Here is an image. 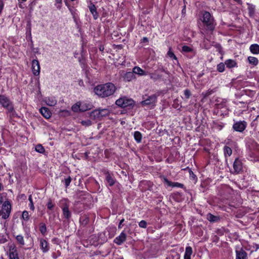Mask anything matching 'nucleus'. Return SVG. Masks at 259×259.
I'll return each mask as SVG.
<instances>
[{"instance_id":"nucleus-1","label":"nucleus","mask_w":259,"mask_h":259,"mask_svg":"<svg viewBox=\"0 0 259 259\" xmlns=\"http://www.w3.org/2000/svg\"><path fill=\"white\" fill-rule=\"evenodd\" d=\"M115 90L114 84L109 82L97 85L94 88V92L98 96L104 98L113 94Z\"/></svg>"},{"instance_id":"nucleus-2","label":"nucleus","mask_w":259,"mask_h":259,"mask_svg":"<svg viewBox=\"0 0 259 259\" xmlns=\"http://www.w3.org/2000/svg\"><path fill=\"white\" fill-rule=\"evenodd\" d=\"M110 113V110L108 108L94 110L90 113V117L94 120H100L102 117L107 116Z\"/></svg>"},{"instance_id":"nucleus-3","label":"nucleus","mask_w":259,"mask_h":259,"mask_svg":"<svg viewBox=\"0 0 259 259\" xmlns=\"http://www.w3.org/2000/svg\"><path fill=\"white\" fill-rule=\"evenodd\" d=\"M202 21L207 30L211 31L214 29L215 27L214 19L209 12H205L203 13Z\"/></svg>"},{"instance_id":"nucleus-4","label":"nucleus","mask_w":259,"mask_h":259,"mask_svg":"<svg viewBox=\"0 0 259 259\" xmlns=\"http://www.w3.org/2000/svg\"><path fill=\"white\" fill-rule=\"evenodd\" d=\"M0 105L7 109L10 113L14 112V107L12 102L9 98L3 95H0Z\"/></svg>"},{"instance_id":"nucleus-5","label":"nucleus","mask_w":259,"mask_h":259,"mask_svg":"<svg viewBox=\"0 0 259 259\" xmlns=\"http://www.w3.org/2000/svg\"><path fill=\"white\" fill-rule=\"evenodd\" d=\"M70 205L69 201L66 199H63L60 201V207L62 208L64 218L68 219L71 217V213L69 210Z\"/></svg>"},{"instance_id":"nucleus-6","label":"nucleus","mask_w":259,"mask_h":259,"mask_svg":"<svg viewBox=\"0 0 259 259\" xmlns=\"http://www.w3.org/2000/svg\"><path fill=\"white\" fill-rule=\"evenodd\" d=\"M115 103L117 106L124 108L133 106L134 104V101L132 99H129L126 97H122L117 100Z\"/></svg>"},{"instance_id":"nucleus-7","label":"nucleus","mask_w":259,"mask_h":259,"mask_svg":"<svg viewBox=\"0 0 259 259\" xmlns=\"http://www.w3.org/2000/svg\"><path fill=\"white\" fill-rule=\"evenodd\" d=\"M8 256L9 259H20L16 245L12 243L9 244Z\"/></svg>"},{"instance_id":"nucleus-8","label":"nucleus","mask_w":259,"mask_h":259,"mask_svg":"<svg viewBox=\"0 0 259 259\" xmlns=\"http://www.w3.org/2000/svg\"><path fill=\"white\" fill-rule=\"evenodd\" d=\"M11 210V205L10 203L8 201H5L2 206L1 212L2 218L4 219L8 218L10 215Z\"/></svg>"},{"instance_id":"nucleus-9","label":"nucleus","mask_w":259,"mask_h":259,"mask_svg":"<svg viewBox=\"0 0 259 259\" xmlns=\"http://www.w3.org/2000/svg\"><path fill=\"white\" fill-rule=\"evenodd\" d=\"M71 109L72 110L75 112H77L79 111H85L90 109V106H87L85 103L77 102L72 106Z\"/></svg>"},{"instance_id":"nucleus-10","label":"nucleus","mask_w":259,"mask_h":259,"mask_svg":"<svg viewBox=\"0 0 259 259\" xmlns=\"http://www.w3.org/2000/svg\"><path fill=\"white\" fill-rule=\"evenodd\" d=\"M247 123L244 121H239L235 122L233 125V128L234 131L242 133L246 128Z\"/></svg>"},{"instance_id":"nucleus-11","label":"nucleus","mask_w":259,"mask_h":259,"mask_svg":"<svg viewBox=\"0 0 259 259\" xmlns=\"http://www.w3.org/2000/svg\"><path fill=\"white\" fill-rule=\"evenodd\" d=\"M31 69L35 76H38L40 73V67L37 60H33L31 63Z\"/></svg>"},{"instance_id":"nucleus-12","label":"nucleus","mask_w":259,"mask_h":259,"mask_svg":"<svg viewBox=\"0 0 259 259\" xmlns=\"http://www.w3.org/2000/svg\"><path fill=\"white\" fill-rule=\"evenodd\" d=\"M156 102V96L152 95L149 97L147 99L142 102L143 105H152L154 106Z\"/></svg>"},{"instance_id":"nucleus-13","label":"nucleus","mask_w":259,"mask_h":259,"mask_svg":"<svg viewBox=\"0 0 259 259\" xmlns=\"http://www.w3.org/2000/svg\"><path fill=\"white\" fill-rule=\"evenodd\" d=\"M242 169V162L238 158L236 159L233 163L234 173L238 174L241 171Z\"/></svg>"},{"instance_id":"nucleus-14","label":"nucleus","mask_w":259,"mask_h":259,"mask_svg":"<svg viewBox=\"0 0 259 259\" xmlns=\"http://www.w3.org/2000/svg\"><path fill=\"white\" fill-rule=\"evenodd\" d=\"M162 181L164 183L168 186L176 187L179 188H183L184 185L178 182H171L165 177L162 178Z\"/></svg>"},{"instance_id":"nucleus-15","label":"nucleus","mask_w":259,"mask_h":259,"mask_svg":"<svg viewBox=\"0 0 259 259\" xmlns=\"http://www.w3.org/2000/svg\"><path fill=\"white\" fill-rule=\"evenodd\" d=\"M126 240V234L123 232H121L120 234L116 237L114 240V242L118 244L121 245Z\"/></svg>"},{"instance_id":"nucleus-16","label":"nucleus","mask_w":259,"mask_h":259,"mask_svg":"<svg viewBox=\"0 0 259 259\" xmlns=\"http://www.w3.org/2000/svg\"><path fill=\"white\" fill-rule=\"evenodd\" d=\"M123 79L126 81H131L136 79V76L134 72H126L123 75Z\"/></svg>"},{"instance_id":"nucleus-17","label":"nucleus","mask_w":259,"mask_h":259,"mask_svg":"<svg viewBox=\"0 0 259 259\" xmlns=\"http://www.w3.org/2000/svg\"><path fill=\"white\" fill-rule=\"evenodd\" d=\"M39 111L41 115L46 118L48 119L51 116V112L48 108L46 107H42L39 109Z\"/></svg>"},{"instance_id":"nucleus-18","label":"nucleus","mask_w":259,"mask_h":259,"mask_svg":"<svg viewBox=\"0 0 259 259\" xmlns=\"http://www.w3.org/2000/svg\"><path fill=\"white\" fill-rule=\"evenodd\" d=\"M236 259H247V253L242 249L236 250Z\"/></svg>"},{"instance_id":"nucleus-19","label":"nucleus","mask_w":259,"mask_h":259,"mask_svg":"<svg viewBox=\"0 0 259 259\" xmlns=\"http://www.w3.org/2000/svg\"><path fill=\"white\" fill-rule=\"evenodd\" d=\"M89 10L90 12L92 13L93 18L95 20H96L98 18V13L97 11L96 8L94 4H91L90 6H89Z\"/></svg>"},{"instance_id":"nucleus-20","label":"nucleus","mask_w":259,"mask_h":259,"mask_svg":"<svg viewBox=\"0 0 259 259\" xmlns=\"http://www.w3.org/2000/svg\"><path fill=\"white\" fill-rule=\"evenodd\" d=\"M40 246L44 252H47L49 249L48 243L45 239L40 240Z\"/></svg>"},{"instance_id":"nucleus-21","label":"nucleus","mask_w":259,"mask_h":259,"mask_svg":"<svg viewBox=\"0 0 259 259\" xmlns=\"http://www.w3.org/2000/svg\"><path fill=\"white\" fill-rule=\"evenodd\" d=\"M46 104L50 106H54L57 104V100L54 97H48L45 99Z\"/></svg>"},{"instance_id":"nucleus-22","label":"nucleus","mask_w":259,"mask_h":259,"mask_svg":"<svg viewBox=\"0 0 259 259\" xmlns=\"http://www.w3.org/2000/svg\"><path fill=\"white\" fill-rule=\"evenodd\" d=\"M133 71L134 74H137L140 76L146 75L147 74V73L145 71H144L142 69H141L140 67L135 66L133 69Z\"/></svg>"},{"instance_id":"nucleus-23","label":"nucleus","mask_w":259,"mask_h":259,"mask_svg":"<svg viewBox=\"0 0 259 259\" xmlns=\"http://www.w3.org/2000/svg\"><path fill=\"white\" fill-rule=\"evenodd\" d=\"M192 248L190 246H187L186 248L185 252L184 254V259H191V256L192 254Z\"/></svg>"},{"instance_id":"nucleus-24","label":"nucleus","mask_w":259,"mask_h":259,"mask_svg":"<svg viewBox=\"0 0 259 259\" xmlns=\"http://www.w3.org/2000/svg\"><path fill=\"white\" fill-rule=\"evenodd\" d=\"M225 64L226 65L227 67L229 68H231L237 66V63L236 61L232 59H228L226 60Z\"/></svg>"},{"instance_id":"nucleus-25","label":"nucleus","mask_w":259,"mask_h":259,"mask_svg":"<svg viewBox=\"0 0 259 259\" xmlns=\"http://www.w3.org/2000/svg\"><path fill=\"white\" fill-rule=\"evenodd\" d=\"M207 219L211 222H217L220 220V217L217 215H214L211 213H208L206 215Z\"/></svg>"},{"instance_id":"nucleus-26","label":"nucleus","mask_w":259,"mask_h":259,"mask_svg":"<svg viewBox=\"0 0 259 259\" xmlns=\"http://www.w3.org/2000/svg\"><path fill=\"white\" fill-rule=\"evenodd\" d=\"M250 52L254 54H259V45L257 44H253L250 46Z\"/></svg>"},{"instance_id":"nucleus-27","label":"nucleus","mask_w":259,"mask_h":259,"mask_svg":"<svg viewBox=\"0 0 259 259\" xmlns=\"http://www.w3.org/2000/svg\"><path fill=\"white\" fill-rule=\"evenodd\" d=\"M106 180L110 186H113L115 184V181L113 178L111 176L109 172H106Z\"/></svg>"},{"instance_id":"nucleus-28","label":"nucleus","mask_w":259,"mask_h":259,"mask_svg":"<svg viewBox=\"0 0 259 259\" xmlns=\"http://www.w3.org/2000/svg\"><path fill=\"white\" fill-rule=\"evenodd\" d=\"M134 139L137 143H140L142 140V136L140 132L136 131L134 134Z\"/></svg>"},{"instance_id":"nucleus-29","label":"nucleus","mask_w":259,"mask_h":259,"mask_svg":"<svg viewBox=\"0 0 259 259\" xmlns=\"http://www.w3.org/2000/svg\"><path fill=\"white\" fill-rule=\"evenodd\" d=\"M224 155L226 157H229L232 153V151L231 148L228 146H225L224 148Z\"/></svg>"},{"instance_id":"nucleus-30","label":"nucleus","mask_w":259,"mask_h":259,"mask_svg":"<svg viewBox=\"0 0 259 259\" xmlns=\"http://www.w3.org/2000/svg\"><path fill=\"white\" fill-rule=\"evenodd\" d=\"M248 60L250 64L256 66L258 63V59L254 57L249 56L248 57Z\"/></svg>"},{"instance_id":"nucleus-31","label":"nucleus","mask_w":259,"mask_h":259,"mask_svg":"<svg viewBox=\"0 0 259 259\" xmlns=\"http://www.w3.org/2000/svg\"><path fill=\"white\" fill-rule=\"evenodd\" d=\"M15 238H16V239L17 242L20 245H21V246H23L25 245L24 237L22 235H16Z\"/></svg>"},{"instance_id":"nucleus-32","label":"nucleus","mask_w":259,"mask_h":259,"mask_svg":"<svg viewBox=\"0 0 259 259\" xmlns=\"http://www.w3.org/2000/svg\"><path fill=\"white\" fill-rule=\"evenodd\" d=\"M248 9L250 16L253 15L255 12V6L251 4H248Z\"/></svg>"},{"instance_id":"nucleus-33","label":"nucleus","mask_w":259,"mask_h":259,"mask_svg":"<svg viewBox=\"0 0 259 259\" xmlns=\"http://www.w3.org/2000/svg\"><path fill=\"white\" fill-rule=\"evenodd\" d=\"M80 123L85 127H88L92 124V122L90 119H87L84 120H82L80 122Z\"/></svg>"},{"instance_id":"nucleus-34","label":"nucleus","mask_w":259,"mask_h":259,"mask_svg":"<svg viewBox=\"0 0 259 259\" xmlns=\"http://www.w3.org/2000/svg\"><path fill=\"white\" fill-rule=\"evenodd\" d=\"M35 149L36 151H37V152H38L39 153H43L45 151L44 147L41 145H40V144L37 145L35 146Z\"/></svg>"},{"instance_id":"nucleus-35","label":"nucleus","mask_w":259,"mask_h":259,"mask_svg":"<svg viewBox=\"0 0 259 259\" xmlns=\"http://www.w3.org/2000/svg\"><path fill=\"white\" fill-rule=\"evenodd\" d=\"M168 56L172 59H174L175 60H177V58L174 53L171 51V48L169 49V50L167 52Z\"/></svg>"},{"instance_id":"nucleus-36","label":"nucleus","mask_w":259,"mask_h":259,"mask_svg":"<svg viewBox=\"0 0 259 259\" xmlns=\"http://www.w3.org/2000/svg\"><path fill=\"white\" fill-rule=\"evenodd\" d=\"M225 64L220 63L217 65V70L220 72H223L225 70Z\"/></svg>"},{"instance_id":"nucleus-37","label":"nucleus","mask_w":259,"mask_h":259,"mask_svg":"<svg viewBox=\"0 0 259 259\" xmlns=\"http://www.w3.org/2000/svg\"><path fill=\"white\" fill-rule=\"evenodd\" d=\"M8 237L0 234V244H4L8 241Z\"/></svg>"},{"instance_id":"nucleus-38","label":"nucleus","mask_w":259,"mask_h":259,"mask_svg":"<svg viewBox=\"0 0 259 259\" xmlns=\"http://www.w3.org/2000/svg\"><path fill=\"white\" fill-rule=\"evenodd\" d=\"M192 51V49L189 46H184L182 48V52L185 53H189Z\"/></svg>"},{"instance_id":"nucleus-39","label":"nucleus","mask_w":259,"mask_h":259,"mask_svg":"<svg viewBox=\"0 0 259 259\" xmlns=\"http://www.w3.org/2000/svg\"><path fill=\"white\" fill-rule=\"evenodd\" d=\"M59 115L61 116H68L70 115V112L67 110H62L60 111Z\"/></svg>"},{"instance_id":"nucleus-40","label":"nucleus","mask_w":259,"mask_h":259,"mask_svg":"<svg viewBox=\"0 0 259 259\" xmlns=\"http://www.w3.org/2000/svg\"><path fill=\"white\" fill-rule=\"evenodd\" d=\"M62 0H55V6L56 7L60 9L62 7Z\"/></svg>"},{"instance_id":"nucleus-41","label":"nucleus","mask_w":259,"mask_h":259,"mask_svg":"<svg viewBox=\"0 0 259 259\" xmlns=\"http://www.w3.org/2000/svg\"><path fill=\"white\" fill-rule=\"evenodd\" d=\"M29 213L27 211H24L22 214V217L23 220H27L29 219Z\"/></svg>"},{"instance_id":"nucleus-42","label":"nucleus","mask_w":259,"mask_h":259,"mask_svg":"<svg viewBox=\"0 0 259 259\" xmlns=\"http://www.w3.org/2000/svg\"><path fill=\"white\" fill-rule=\"evenodd\" d=\"M28 200L30 202V205H29L30 208L31 210H33L34 209V206L33 201H32V196L31 195L29 196Z\"/></svg>"},{"instance_id":"nucleus-43","label":"nucleus","mask_w":259,"mask_h":259,"mask_svg":"<svg viewBox=\"0 0 259 259\" xmlns=\"http://www.w3.org/2000/svg\"><path fill=\"white\" fill-rule=\"evenodd\" d=\"M47 205V208L50 210H52L54 207V204L52 202L51 200H49Z\"/></svg>"},{"instance_id":"nucleus-44","label":"nucleus","mask_w":259,"mask_h":259,"mask_svg":"<svg viewBox=\"0 0 259 259\" xmlns=\"http://www.w3.org/2000/svg\"><path fill=\"white\" fill-rule=\"evenodd\" d=\"M71 181V179L70 177H68V178L65 179L64 183H65L66 187H67L70 185Z\"/></svg>"},{"instance_id":"nucleus-45","label":"nucleus","mask_w":259,"mask_h":259,"mask_svg":"<svg viewBox=\"0 0 259 259\" xmlns=\"http://www.w3.org/2000/svg\"><path fill=\"white\" fill-rule=\"evenodd\" d=\"M150 77L153 79H157L158 78H160V76L156 75L155 73H150Z\"/></svg>"},{"instance_id":"nucleus-46","label":"nucleus","mask_w":259,"mask_h":259,"mask_svg":"<svg viewBox=\"0 0 259 259\" xmlns=\"http://www.w3.org/2000/svg\"><path fill=\"white\" fill-rule=\"evenodd\" d=\"M184 95L186 99L189 98V97L191 95V93H190V91H189L188 90H185L184 91Z\"/></svg>"},{"instance_id":"nucleus-47","label":"nucleus","mask_w":259,"mask_h":259,"mask_svg":"<svg viewBox=\"0 0 259 259\" xmlns=\"http://www.w3.org/2000/svg\"><path fill=\"white\" fill-rule=\"evenodd\" d=\"M139 227H145L147 225V223L145 221H141L139 223Z\"/></svg>"},{"instance_id":"nucleus-48","label":"nucleus","mask_w":259,"mask_h":259,"mask_svg":"<svg viewBox=\"0 0 259 259\" xmlns=\"http://www.w3.org/2000/svg\"><path fill=\"white\" fill-rule=\"evenodd\" d=\"M216 232L218 234V235H222L224 233V229L223 228L221 229H217Z\"/></svg>"},{"instance_id":"nucleus-49","label":"nucleus","mask_w":259,"mask_h":259,"mask_svg":"<svg viewBox=\"0 0 259 259\" xmlns=\"http://www.w3.org/2000/svg\"><path fill=\"white\" fill-rule=\"evenodd\" d=\"M46 228H40V231L41 233L45 234V233L46 232Z\"/></svg>"},{"instance_id":"nucleus-50","label":"nucleus","mask_w":259,"mask_h":259,"mask_svg":"<svg viewBox=\"0 0 259 259\" xmlns=\"http://www.w3.org/2000/svg\"><path fill=\"white\" fill-rule=\"evenodd\" d=\"M124 220H122L120 223H119V227H120V226L121 225L122 223L123 222Z\"/></svg>"},{"instance_id":"nucleus-51","label":"nucleus","mask_w":259,"mask_h":259,"mask_svg":"<svg viewBox=\"0 0 259 259\" xmlns=\"http://www.w3.org/2000/svg\"><path fill=\"white\" fill-rule=\"evenodd\" d=\"M223 125H219V130H221V129H222V128H223Z\"/></svg>"},{"instance_id":"nucleus-52","label":"nucleus","mask_w":259,"mask_h":259,"mask_svg":"<svg viewBox=\"0 0 259 259\" xmlns=\"http://www.w3.org/2000/svg\"><path fill=\"white\" fill-rule=\"evenodd\" d=\"M3 201L2 200V197L0 196V203H2Z\"/></svg>"},{"instance_id":"nucleus-53","label":"nucleus","mask_w":259,"mask_h":259,"mask_svg":"<svg viewBox=\"0 0 259 259\" xmlns=\"http://www.w3.org/2000/svg\"><path fill=\"white\" fill-rule=\"evenodd\" d=\"M144 40L147 41V38L145 37V38H144Z\"/></svg>"},{"instance_id":"nucleus-54","label":"nucleus","mask_w":259,"mask_h":259,"mask_svg":"<svg viewBox=\"0 0 259 259\" xmlns=\"http://www.w3.org/2000/svg\"><path fill=\"white\" fill-rule=\"evenodd\" d=\"M22 1H23V2H25V1H26V0H22Z\"/></svg>"}]
</instances>
